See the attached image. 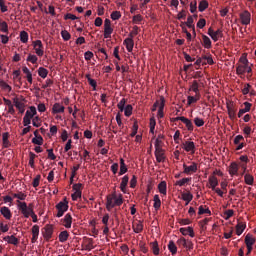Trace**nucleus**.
Wrapping results in <instances>:
<instances>
[{
  "label": "nucleus",
  "instance_id": "nucleus-34",
  "mask_svg": "<svg viewBox=\"0 0 256 256\" xmlns=\"http://www.w3.org/2000/svg\"><path fill=\"white\" fill-rule=\"evenodd\" d=\"M58 237H59L60 243H65V241H67V239H69V232H67V230H64V231L60 232Z\"/></svg>",
  "mask_w": 256,
  "mask_h": 256
},
{
  "label": "nucleus",
  "instance_id": "nucleus-39",
  "mask_svg": "<svg viewBox=\"0 0 256 256\" xmlns=\"http://www.w3.org/2000/svg\"><path fill=\"white\" fill-rule=\"evenodd\" d=\"M132 229L134 233H141V231H143V223L140 221L138 223H134Z\"/></svg>",
  "mask_w": 256,
  "mask_h": 256
},
{
  "label": "nucleus",
  "instance_id": "nucleus-27",
  "mask_svg": "<svg viewBox=\"0 0 256 256\" xmlns=\"http://www.w3.org/2000/svg\"><path fill=\"white\" fill-rule=\"evenodd\" d=\"M158 191L159 193H161L162 195H167V182L166 181H161L158 184Z\"/></svg>",
  "mask_w": 256,
  "mask_h": 256
},
{
  "label": "nucleus",
  "instance_id": "nucleus-12",
  "mask_svg": "<svg viewBox=\"0 0 256 256\" xmlns=\"http://www.w3.org/2000/svg\"><path fill=\"white\" fill-rule=\"evenodd\" d=\"M62 223L66 229H71V225L73 223V217L71 214L67 213L62 219Z\"/></svg>",
  "mask_w": 256,
  "mask_h": 256
},
{
  "label": "nucleus",
  "instance_id": "nucleus-41",
  "mask_svg": "<svg viewBox=\"0 0 256 256\" xmlns=\"http://www.w3.org/2000/svg\"><path fill=\"white\" fill-rule=\"evenodd\" d=\"M38 75L39 77H41L42 79H46L47 75H49V70H47L46 68L40 67L38 69Z\"/></svg>",
  "mask_w": 256,
  "mask_h": 256
},
{
  "label": "nucleus",
  "instance_id": "nucleus-37",
  "mask_svg": "<svg viewBox=\"0 0 256 256\" xmlns=\"http://www.w3.org/2000/svg\"><path fill=\"white\" fill-rule=\"evenodd\" d=\"M128 171L127 165H125V160L123 158L120 159V171L119 175H125V173Z\"/></svg>",
  "mask_w": 256,
  "mask_h": 256
},
{
  "label": "nucleus",
  "instance_id": "nucleus-1",
  "mask_svg": "<svg viewBox=\"0 0 256 256\" xmlns=\"http://www.w3.org/2000/svg\"><path fill=\"white\" fill-rule=\"evenodd\" d=\"M123 205V194H118L116 192L109 194L106 197V209L111 211L114 207H121Z\"/></svg>",
  "mask_w": 256,
  "mask_h": 256
},
{
  "label": "nucleus",
  "instance_id": "nucleus-54",
  "mask_svg": "<svg viewBox=\"0 0 256 256\" xmlns=\"http://www.w3.org/2000/svg\"><path fill=\"white\" fill-rule=\"evenodd\" d=\"M205 213H207L208 215H211V210H209V208L205 209L203 208V206H200L198 208V215H205Z\"/></svg>",
  "mask_w": 256,
  "mask_h": 256
},
{
  "label": "nucleus",
  "instance_id": "nucleus-17",
  "mask_svg": "<svg viewBox=\"0 0 256 256\" xmlns=\"http://www.w3.org/2000/svg\"><path fill=\"white\" fill-rule=\"evenodd\" d=\"M127 185H129V176L125 175L120 183L122 193H127Z\"/></svg>",
  "mask_w": 256,
  "mask_h": 256
},
{
  "label": "nucleus",
  "instance_id": "nucleus-48",
  "mask_svg": "<svg viewBox=\"0 0 256 256\" xmlns=\"http://www.w3.org/2000/svg\"><path fill=\"white\" fill-rule=\"evenodd\" d=\"M127 103V99L122 98L120 102L117 104L118 109L123 113L125 111V104Z\"/></svg>",
  "mask_w": 256,
  "mask_h": 256
},
{
  "label": "nucleus",
  "instance_id": "nucleus-8",
  "mask_svg": "<svg viewBox=\"0 0 256 256\" xmlns=\"http://www.w3.org/2000/svg\"><path fill=\"white\" fill-rule=\"evenodd\" d=\"M183 173L186 175H191V173H197V163L196 162H191L190 166H187V164H183Z\"/></svg>",
  "mask_w": 256,
  "mask_h": 256
},
{
  "label": "nucleus",
  "instance_id": "nucleus-35",
  "mask_svg": "<svg viewBox=\"0 0 256 256\" xmlns=\"http://www.w3.org/2000/svg\"><path fill=\"white\" fill-rule=\"evenodd\" d=\"M111 35H113V27H104V39H111Z\"/></svg>",
  "mask_w": 256,
  "mask_h": 256
},
{
  "label": "nucleus",
  "instance_id": "nucleus-28",
  "mask_svg": "<svg viewBox=\"0 0 256 256\" xmlns=\"http://www.w3.org/2000/svg\"><path fill=\"white\" fill-rule=\"evenodd\" d=\"M255 241V238H253V236H251L250 234L245 236L246 247H253V245H255Z\"/></svg>",
  "mask_w": 256,
  "mask_h": 256
},
{
  "label": "nucleus",
  "instance_id": "nucleus-32",
  "mask_svg": "<svg viewBox=\"0 0 256 256\" xmlns=\"http://www.w3.org/2000/svg\"><path fill=\"white\" fill-rule=\"evenodd\" d=\"M86 79L91 87H93V91H97V81L91 78V74H86Z\"/></svg>",
  "mask_w": 256,
  "mask_h": 256
},
{
  "label": "nucleus",
  "instance_id": "nucleus-57",
  "mask_svg": "<svg viewBox=\"0 0 256 256\" xmlns=\"http://www.w3.org/2000/svg\"><path fill=\"white\" fill-rule=\"evenodd\" d=\"M31 231H32V237H39V225H34Z\"/></svg>",
  "mask_w": 256,
  "mask_h": 256
},
{
  "label": "nucleus",
  "instance_id": "nucleus-45",
  "mask_svg": "<svg viewBox=\"0 0 256 256\" xmlns=\"http://www.w3.org/2000/svg\"><path fill=\"white\" fill-rule=\"evenodd\" d=\"M124 115L126 117H131V115H133V106L131 104H128L125 108H124Z\"/></svg>",
  "mask_w": 256,
  "mask_h": 256
},
{
  "label": "nucleus",
  "instance_id": "nucleus-40",
  "mask_svg": "<svg viewBox=\"0 0 256 256\" xmlns=\"http://www.w3.org/2000/svg\"><path fill=\"white\" fill-rule=\"evenodd\" d=\"M207 7H209V2H207L206 0H202L198 5V11H200V13H203V11L207 9Z\"/></svg>",
  "mask_w": 256,
  "mask_h": 256
},
{
  "label": "nucleus",
  "instance_id": "nucleus-20",
  "mask_svg": "<svg viewBox=\"0 0 256 256\" xmlns=\"http://www.w3.org/2000/svg\"><path fill=\"white\" fill-rule=\"evenodd\" d=\"M52 113H54V115H57V113H65V106L55 103L52 107Z\"/></svg>",
  "mask_w": 256,
  "mask_h": 256
},
{
  "label": "nucleus",
  "instance_id": "nucleus-10",
  "mask_svg": "<svg viewBox=\"0 0 256 256\" xmlns=\"http://www.w3.org/2000/svg\"><path fill=\"white\" fill-rule=\"evenodd\" d=\"M182 149L187 153H195V142L186 141L182 143Z\"/></svg>",
  "mask_w": 256,
  "mask_h": 256
},
{
  "label": "nucleus",
  "instance_id": "nucleus-63",
  "mask_svg": "<svg viewBox=\"0 0 256 256\" xmlns=\"http://www.w3.org/2000/svg\"><path fill=\"white\" fill-rule=\"evenodd\" d=\"M40 181H41V175H37L32 182L33 187L36 188L39 185Z\"/></svg>",
  "mask_w": 256,
  "mask_h": 256
},
{
  "label": "nucleus",
  "instance_id": "nucleus-7",
  "mask_svg": "<svg viewBox=\"0 0 256 256\" xmlns=\"http://www.w3.org/2000/svg\"><path fill=\"white\" fill-rule=\"evenodd\" d=\"M227 111L229 119L235 121V119H237V108L233 103L227 104Z\"/></svg>",
  "mask_w": 256,
  "mask_h": 256
},
{
  "label": "nucleus",
  "instance_id": "nucleus-51",
  "mask_svg": "<svg viewBox=\"0 0 256 256\" xmlns=\"http://www.w3.org/2000/svg\"><path fill=\"white\" fill-rule=\"evenodd\" d=\"M61 37L64 39V41H69V39H71V34L67 30H62Z\"/></svg>",
  "mask_w": 256,
  "mask_h": 256
},
{
  "label": "nucleus",
  "instance_id": "nucleus-53",
  "mask_svg": "<svg viewBox=\"0 0 256 256\" xmlns=\"http://www.w3.org/2000/svg\"><path fill=\"white\" fill-rule=\"evenodd\" d=\"M26 61H28L29 63H33V65H35V63H37V61H39V58H37V56L29 54Z\"/></svg>",
  "mask_w": 256,
  "mask_h": 256
},
{
  "label": "nucleus",
  "instance_id": "nucleus-38",
  "mask_svg": "<svg viewBox=\"0 0 256 256\" xmlns=\"http://www.w3.org/2000/svg\"><path fill=\"white\" fill-rule=\"evenodd\" d=\"M12 197H14V199H19V201H25V199H27V194L23 192L12 193Z\"/></svg>",
  "mask_w": 256,
  "mask_h": 256
},
{
  "label": "nucleus",
  "instance_id": "nucleus-26",
  "mask_svg": "<svg viewBox=\"0 0 256 256\" xmlns=\"http://www.w3.org/2000/svg\"><path fill=\"white\" fill-rule=\"evenodd\" d=\"M4 241H7L9 245H19V240L14 235L4 237Z\"/></svg>",
  "mask_w": 256,
  "mask_h": 256
},
{
  "label": "nucleus",
  "instance_id": "nucleus-58",
  "mask_svg": "<svg viewBox=\"0 0 256 256\" xmlns=\"http://www.w3.org/2000/svg\"><path fill=\"white\" fill-rule=\"evenodd\" d=\"M0 87H2V89H5L6 91H11V86L9 84H7V82L1 80L0 81Z\"/></svg>",
  "mask_w": 256,
  "mask_h": 256
},
{
  "label": "nucleus",
  "instance_id": "nucleus-18",
  "mask_svg": "<svg viewBox=\"0 0 256 256\" xmlns=\"http://www.w3.org/2000/svg\"><path fill=\"white\" fill-rule=\"evenodd\" d=\"M245 108H242L238 112V117L241 118L245 113H249L251 111V103L249 102H244Z\"/></svg>",
  "mask_w": 256,
  "mask_h": 256
},
{
  "label": "nucleus",
  "instance_id": "nucleus-22",
  "mask_svg": "<svg viewBox=\"0 0 256 256\" xmlns=\"http://www.w3.org/2000/svg\"><path fill=\"white\" fill-rule=\"evenodd\" d=\"M2 142L4 149H9V147H11V142H9V132H5L2 134Z\"/></svg>",
  "mask_w": 256,
  "mask_h": 256
},
{
  "label": "nucleus",
  "instance_id": "nucleus-4",
  "mask_svg": "<svg viewBox=\"0 0 256 256\" xmlns=\"http://www.w3.org/2000/svg\"><path fill=\"white\" fill-rule=\"evenodd\" d=\"M41 233L45 241H51V239H53V233H54L53 225L46 224L45 227L41 229Z\"/></svg>",
  "mask_w": 256,
  "mask_h": 256
},
{
  "label": "nucleus",
  "instance_id": "nucleus-23",
  "mask_svg": "<svg viewBox=\"0 0 256 256\" xmlns=\"http://www.w3.org/2000/svg\"><path fill=\"white\" fill-rule=\"evenodd\" d=\"M37 115V108L35 106H30V110H27L24 117L32 120Z\"/></svg>",
  "mask_w": 256,
  "mask_h": 256
},
{
  "label": "nucleus",
  "instance_id": "nucleus-61",
  "mask_svg": "<svg viewBox=\"0 0 256 256\" xmlns=\"http://www.w3.org/2000/svg\"><path fill=\"white\" fill-rule=\"evenodd\" d=\"M205 25H207V21L204 18H201L198 22H197V27L198 29H203V27H205Z\"/></svg>",
  "mask_w": 256,
  "mask_h": 256
},
{
  "label": "nucleus",
  "instance_id": "nucleus-5",
  "mask_svg": "<svg viewBox=\"0 0 256 256\" xmlns=\"http://www.w3.org/2000/svg\"><path fill=\"white\" fill-rule=\"evenodd\" d=\"M33 47L35 49V53L36 55H38V57H43V55H45V51L43 50V42H41V40H36L33 42Z\"/></svg>",
  "mask_w": 256,
  "mask_h": 256
},
{
  "label": "nucleus",
  "instance_id": "nucleus-3",
  "mask_svg": "<svg viewBox=\"0 0 256 256\" xmlns=\"http://www.w3.org/2000/svg\"><path fill=\"white\" fill-rule=\"evenodd\" d=\"M56 209H57V214L56 217H63V215H65V213H67V211H69V201H67V198H64L63 201H60L57 205H56Z\"/></svg>",
  "mask_w": 256,
  "mask_h": 256
},
{
  "label": "nucleus",
  "instance_id": "nucleus-16",
  "mask_svg": "<svg viewBox=\"0 0 256 256\" xmlns=\"http://www.w3.org/2000/svg\"><path fill=\"white\" fill-rule=\"evenodd\" d=\"M229 174L231 176L233 175H239V164L237 162H232L229 166Z\"/></svg>",
  "mask_w": 256,
  "mask_h": 256
},
{
  "label": "nucleus",
  "instance_id": "nucleus-44",
  "mask_svg": "<svg viewBox=\"0 0 256 256\" xmlns=\"http://www.w3.org/2000/svg\"><path fill=\"white\" fill-rule=\"evenodd\" d=\"M20 41L21 43H27L29 41V33L26 31L20 32Z\"/></svg>",
  "mask_w": 256,
  "mask_h": 256
},
{
  "label": "nucleus",
  "instance_id": "nucleus-36",
  "mask_svg": "<svg viewBox=\"0 0 256 256\" xmlns=\"http://www.w3.org/2000/svg\"><path fill=\"white\" fill-rule=\"evenodd\" d=\"M255 181V178L253 177V175L247 173L244 175V182L246 183V185H253Z\"/></svg>",
  "mask_w": 256,
  "mask_h": 256
},
{
  "label": "nucleus",
  "instance_id": "nucleus-49",
  "mask_svg": "<svg viewBox=\"0 0 256 256\" xmlns=\"http://www.w3.org/2000/svg\"><path fill=\"white\" fill-rule=\"evenodd\" d=\"M191 178H183L181 180L176 181L175 185H178L179 187H184L186 183H190Z\"/></svg>",
  "mask_w": 256,
  "mask_h": 256
},
{
  "label": "nucleus",
  "instance_id": "nucleus-19",
  "mask_svg": "<svg viewBox=\"0 0 256 256\" xmlns=\"http://www.w3.org/2000/svg\"><path fill=\"white\" fill-rule=\"evenodd\" d=\"M180 233H182L184 236L189 235V237H195V232L191 226L180 228Z\"/></svg>",
  "mask_w": 256,
  "mask_h": 256
},
{
  "label": "nucleus",
  "instance_id": "nucleus-14",
  "mask_svg": "<svg viewBox=\"0 0 256 256\" xmlns=\"http://www.w3.org/2000/svg\"><path fill=\"white\" fill-rule=\"evenodd\" d=\"M13 101L16 109L23 115V113H25V103L19 101V98H14Z\"/></svg>",
  "mask_w": 256,
  "mask_h": 256
},
{
  "label": "nucleus",
  "instance_id": "nucleus-50",
  "mask_svg": "<svg viewBox=\"0 0 256 256\" xmlns=\"http://www.w3.org/2000/svg\"><path fill=\"white\" fill-rule=\"evenodd\" d=\"M121 19V12L120 11H113L111 13V20L112 21H119Z\"/></svg>",
  "mask_w": 256,
  "mask_h": 256
},
{
  "label": "nucleus",
  "instance_id": "nucleus-29",
  "mask_svg": "<svg viewBox=\"0 0 256 256\" xmlns=\"http://www.w3.org/2000/svg\"><path fill=\"white\" fill-rule=\"evenodd\" d=\"M182 123H184V125H186L188 131H193L194 126H193V122L191 120H189L188 118H185V116H183Z\"/></svg>",
  "mask_w": 256,
  "mask_h": 256
},
{
  "label": "nucleus",
  "instance_id": "nucleus-42",
  "mask_svg": "<svg viewBox=\"0 0 256 256\" xmlns=\"http://www.w3.org/2000/svg\"><path fill=\"white\" fill-rule=\"evenodd\" d=\"M199 87H200L199 82L197 80H194L192 82V85L189 88V91H193L194 93H199Z\"/></svg>",
  "mask_w": 256,
  "mask_h": 256
},
{
  "label": "nucleus",
  "instance_id": "nucleus-33",
  "mask_svg": "<svg viewBox=\"0 0 256 256\" xmlns=\"http://www.w3.org/2000/svg\"><path fill=\"white\" fill-rule=\"evenodd\" d=\"M181 197L183 201H187L188 203L193 201V194H191V192H182Z\"/></svg>",
  "mask_w": 256,
  "mask_h": 256
},
{
  "label": "nucleus",
  "instance_id": "nucleus-15",
  "mask_svg": "<svg viewBox=\"0 0 256 256\" xmlns=\"http://www.w3.org/2000/svg\"><path fill=\"white\" fill-rule=\"evenodd\" d=\"M155 157L158 163L165 162V153L163 152V148L155 150Z\"/></svg>",
  "mask_w": 256,
  "mask_h": 256
},
{
  "label": "nucleus",
  "instance_id": "nucleus-62",
  "mask_svg": "<svg viewBox=\"0 0 256 256\" xmlns=\"http://www.w3.org/2000/svg\"><path fill=\"white\" fill-rule=\"evenodd\" d=\"M187 17V11L182 10L181 12L178 13L177 19L181 21V19H185Z\"/></svg>",
  "mask_w": 256,
  "mask_h": 256
},
{
  "label": "nucleus",
  "instance_id": "nucleus-43",
  "mask_svg": "<svg viewBox=\"0 0 256 256\" xmlns=\"http://www.w3.org/2000/svg\"><path fill=\"white\" fill-rule=\"evenodd\" d=\"M150 246L154 255H159V243H157V241H154L150 243Z\"/></svg>",
  "mask_w": 256,
  "mask_h": 256
},
{
  "label": "nucleus",
  "instance_id": "nucleus-52",
  "mask_svg": "<svg viewBox=\"0 0 256 256\" xmlns=\"http://www.w3.org/2000/svg\"><path fill=\"white\" fill-rule=\"evenodd\" d=\"M194 124L196 125V127H203V125H205V120H203L202 118L196 117L194 118Z\"/></svg>",
  "mask_w": 256,
  "mask_h": 256
},
{
  "label": "nucleus",
  "instance_id": "nucleus-21",
  "mask_svg": "<svg viewBox=\"0 0 256 256\" xmlns=\"http://www.w3.org/2000/svg\"><path fill=\"white\" fill-rule=\"evenodd\" d=\"M208 181L212 191H215V189H217V185H219V180L217 179V177L209 176Z\"/></svg>",
  "mask_w": 256,
  "mask_h": 256
},
{
  "label": "nucleus",
  "instance_id": "nucleus-56",
  "mask_svg": "<svg viewBox=\"0 0 256 256\" xmlns=\"http://www.w3.org/2000/svg\"><path fill=\"white\" fill-rule=\"evenodd\" d=\"M138 130H139V124H137V122H134L132 126V133L130 134V136L135 137V135H137Z\"/></svg>",
  "mask_w": 256,
  "mask_h": 256
},
{
  "label": "nucleus",
  "instance_id": "nucleus-2",
  "mask_svg": "<svg viewBox=\"0 0 256 256\" xmlns=\"http://www.w3.org/2000/svg\"><path fill=\"white\" fill-rule=\"evenodd\" d=\"M17 203L19 211H21L22 215L26 219H29V217H31V214L34 212L33 204H29L27 206V202H21L20 200H17Z\"/></svg>",
  "mask_w": 256,
  "mask_h": 256
},
{
  "label": "nucleus",
  "instance_id": "nucleus-9",
  "mask_svg": "<svg viewBox=\"0 0 256 256\" xmlns=\"http://www.w3.org/2000/svg\"><path fill=\"white\" fill-rule=\"evenodd\" d=\"M240 20L242 25H249L251 23V13L247 10L240 13Z\"/></svg>",
  "mask_w": 256,
  "mask_h": 256
},
{
  "label": "nucleus",
  "instance_id": "nucleus-11",
  "mask_svg": "<svg viewBox=\"0 0 256 256\" xmlns=\"http://www.w3.org/2000/svg\"><path fill=\"white\" fill-rule=\"evenodd\" d=\"M247 63H249V60H247V58H244V59L242 60V64H240V65H238V66L236 67V73H237V75H245Z\"/></svg>",
  "mask_w": 256,
  "mask_h": 256
},
{
  "label": "nucleus",
  "instance_id": "nucleus-47",
  "mask_svg": "<svg viewBox=\"0 0 256 256\" xmlns=\"http://www.w3.org/2000/svg\"><path fill=\"white\" fill-rule=\"evenodd\" d=\"M137 35H139V27L138 26H134L132 28V31L128 35L129 36L128 39H133V37H135Z\"/></svg>",
  "mask_w": 256,
  "mask_h": 256
},
{
  "label": "nucleus",
  "instance_id": "nucleus-13",
  "mask_svg": "<svg viewBox=\"0 0 256 256\" xmlns=\"http://www.w3.org/2000/svg\"><path fill=\"white\" fill-rule=\"evenodd\" d=\"M0 213L7 220H11V217H13V214L11 213V209H9V207H7V206L1 207L0 208Z\"/></svg>",
  "mask_w": 256,
  "mask_h": 256
},
{
  "label": "nucleus",
  "instance_id": "nucleus-25",
  "mask_svg": "<svg viewBox=\"0 0 256 256\" xmlns=\"http://www.w3.org/2000/svg\"><path fill=\"white\" fill-rule=\"evenodd\" d=\"M246 228L247 224H245L244 222H238V224L236 225V235H243V231H245Z\"/></svg>",
  "mask_w": 256,
  "mask_h": 256
},
{
  "label": "nucleus",
  "instance_id": "nucleus-24",
  "mask_svg": "<svg viewBox=\"0 0 256 256\" xmlns=\"http://www.w3.org/2000/svg\"><path fill=\"white\" fill-rule=\"evenodd\" d=\"M124 44L126 45V49L128 53H131L133 51V47L135 46V42L132 38H126L124 40Z\"/></svg>",
  "mask_w": 256,
  "mask_h": 256
},
{
  "label": "nucleus",
  "instance_id": "nucleus-31",
  "mask_svg": "<svg viewBox=\"0 0 256 256\" xmlns=\"http://www.w3.org/2000/svg\"><path fill=\"white\" fill-rule=\"evenodd\" d=\"M202 41L205 49H211V38H209L207 35H202Z\"/></svg>",
  "mask_w": 256,
  "mask_h": 256
},
{
  "label": "nucleus",
  "instance_id": "nucleus-60",
  "mask_svg": "<svg viewBox=\"0 0 256 256\" xmlns=\"http://www.w3.org/2000/svg\"><path fill=\"white\" fill-rule=\"evenodd\" d=\"M177 245L178 247H184L187 245V239H185L184 237L180 238L177 240Z\"/></svg>",
  "mask_w": 256,
  "mask_h": 256
},
{
  "label": "nucleus",
  "instance_id": "nucleus-30",
  "mask_svg": "<svg viewBox=\"0 0 256 256\" xmlns=\"http://www.w3.org/2000/svg\"><path fill=\"white\" fill-rule=\"evenodd\" d=\"M168 249L172 255H177V245L173 240H170L168 243Z\"/></svg>",
  "mask_w": 256,
  "mask_h": 256
},
{
  "label": "nucleus",
  "instance_id": "nucleus-46",
  "mask_svg": "<svg viewBox=\"0 0 256 256\" xmlns=\"http://www.w3.org/2000/svg\"><path fill=\"white\" fill-rule=\"evenodd\" d=\"M193 23H194L193 16H188L187 21L185 22V25L189 29H195V25Z\"/></svg>",
  "mask_w": 256,
  "mask_h": 256
},
{
  "label": "nucleus",
  "instance_id": "nucleus-64",
  "mask_svg": "<svg viewBox=\"0 0 256 256\" xmlns=\"http://www.w3.org/2000/svg\"><path fill=\"white\" fill-rule=\"evenodd\" d=\"M197 11V1L190 3V12L195 13Z\"/></svg>",
  "mask_w": 256,
  "mask_h": 256
},
{
  "label": "nucleus",
  "instance_id": "nucleus-55",
  "mask_svg": "<svg viewBox=\"0 0 256 256\" xmlns=\"http://www.w3.org/2000/svg\"><path fill=\"white\" fill-rule=\"evenodd\" d=\"M32 143L34 145H43V136H37L36 138H33Z\"/></svg>",
  "mask_w": 256,
  "mask_h": 256
},
{
  "label": "nucleus",
  "instance_id": "nucleus-59",
  "mask_svg": "<svg viewBox=\"0 0 256 256\" xmlns=\"http://www.w3.org/2000/svg\"><path fill=\"white\" fill-rule=\"evenodd\" d=\"M202 59H203V61H204L205 63H208V65H213V63H215V62L213 61V57H211V55H209V56H203Z\"/></svg>",
  "mask_w": 256,
  "mask_h": 256
},
{
  "label": "nucleus",
  "instance_id": "nucleus-6",
  "mask_svg": "<svg viewBox=\"0 0 256 256\" xmlns=\"http://www.w3.org/2000/svg\"><path fill=\"white\" fill-rule=\"evenodd\" d=\"M208 35L213 39L215 42L219 41L220 37H223V30L218 29L214 31L213 28L208 29Z\"/></svg>",
  "mask_w": 256,
  "mask_h": 256
}]
</instances>
